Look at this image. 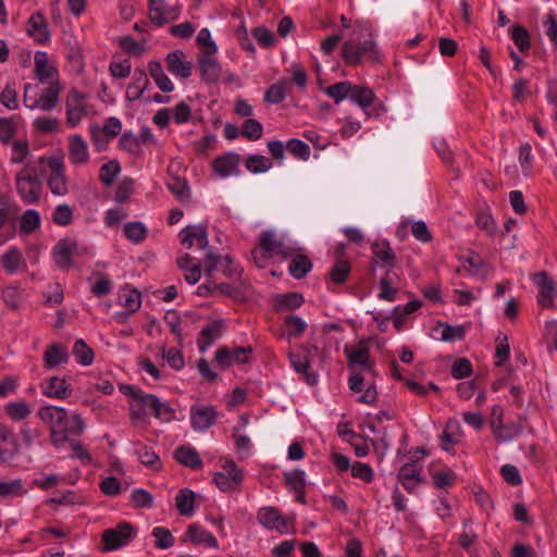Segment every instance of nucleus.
Masks as SVG:
<instances>
[{
  "label": "nucleus",
  "mask_w": 557,
  "mask_h": 557,
  "mask_svg": "<svg viewBox=\"0 0 557 557\" xmlns=\"http://www.w3.org/2000/svg\"><path fill=\"white\" fill-rule=\"evenodd\" d=\"M344 63L348 66H358L364 62L377 64L382 62L383 55L377 42L372 38L360 40L356 30L347 39L341 49Z\"/></svg>",
  "instance_id": "obj_1"
},
{
  "label": "nucleus",
  "mask_w": 557,
  "mask_h": 557,
  "mask_svg": "<svg viewBox=\"0 0 557 557\" xmlns=\"http://www.w3.org/2000/svg\"><path fill=\"white\" fill-rule=\"evenodd\" d=\"M37 416L50 430H67L77 436L85 429V423L79 414L75 413L70 418L66 410L62 407L42 406L38 409Z\"/></svg>",
  "instance_id": "obj_2"
},
{
  "label": "nucleus",
  "mask_w": 557,
  "mask_h": 557,
  "mask_svg": "<svg viewBox=\"0 0 557 557\" xmlns=\"http://www.w3.org/2000/svg\"><path fill=\"white\" fill-rule=\"evenodd\" d=\"M258 522L267 530L276 531L280 534L294 533L293 519L284 517L281 511L273 506L261 507L257 512Z\"/></svg>",
  "instance_id": "obj_3"
},
{
  "label": "nucleus",
  "mask_w": 557,
  "mask_h": 557,
  "mask_svg": "<svg viewBox=\"0 0 557 557\" xmlns=\"http://www.w3.org/2000/svg\"><path fill=\"white\" fill-rule=\"evenodd\" d=\"M203 271L207 277H211L215 271H221L227 278H239L243 269L235 264L230 255L221 257L209 251L203 259Z\"/></svg>",
  "instance_id": "obj_4"
},
{
  "label": "nucleus",
  "mask_w": 557,
  "mask_h": 557,
  "mask_svg": "<svg viewBox=\"0 0 557 557\" xmlns=\"http://www.w3.org/2000/svg\"><path fill=\"white\" fill-rule=\"evenodd\" d=\"M40 163L51 171L48 177V187L53 195L64 196L69 193L67 178L64 173L63 159L58 156L42 157Z\"/></svg>",
  "instance_id": "obj_5"
},
{
  "label": "nucleus",
  "mask_w": 557,
  "mask_h": 557,
  "mask_svg": "<svg viewBox=\"0 0 557 557\" xmlns=\"http://www.w3.org/2000/svg\"><path fill=\"white\" fill-rule=\"evenodd\" d=\"M79 250H86V246L81 245L75 239L65 237L54 245L52 257L58 268L69 270L73 267V258L79 257Z\"/></svg>",
  "instance_id": "obj_6"
},
{
  "label": "nucleus",
  "mask_w": 557,
  "mask_h": 557,
  "mask_svg": "<svg viewBox=\"0 0 557 557\" xmlns=\"http://www.w3.org/2000/svg\"><path fill=\"white\" fill-rule=\"evenodd\" d=\"M244 474L233 460H226L222 471L214 474L213 481L222 492L238 491L242 486Z\"/></svg>",
  "instance_id": "obj_7"
},
{
  "label": "nucleus",
  "mask_w": 557,
  "mask_h": 557,
  "mask_svg": "<svg viewBox=\"0 0 557 557\" xmlns=\"http://www.w3.org/2000/svg\"><path fill=\"white\" fill-rule=\"evenodd\" d=\"M134 528L129 522H121L102 533L103 548L107 552L126 546L134 537Z\"/></svg>",
  "instance_id": "obj_8"
},
{
  "label": "nucleus",
  "mask_w": 557,
  "mask_h": 557,
  "mask_svg": "<svg viewBox=\"0 0 557 557\" xmlns=\"http://www.w3.org/2000/svg\"><path fill=\"white\" fill-rule=\"evenodd\" d=\"M87 113L86 96L72 89L65 101L66 125L70 128H75Z\"/></svg>",
  "instance_id": "obj_9"
},
{
  "label": "nucleus",
  "mask_w": 557,
  "mask_h": 557,
  "mask_svg": "<svg viewBox=\"0 0 557 557\" xmlns=\"http://www.w3.org/2000/svg\"><path fill=\"white\" fill-rule=\"evenodd\" d=\"M41 185L39 180L22 171L16 176V190L23 200L27 205L36 203L39 200Z\"/></svg>",
  "instance_id": "obj_10"
},
{
  "label": "nucleus",
  "mask_w": 557,
  "mask_h": 557,
  "mask_svg": "<svg viewBox=\"0 0 557 557\" xmlns=\"http://www.w3.org/2000/svg\"><path fill=\"white\" fill-rule=\"evenodd\" d=\"M218 411L214 406L194 405L190 407V424L197 432H203L215 424Z\"/></svg>",
  "instance_id": "obj_11"
},
{
  "label": "nucleus",
  "mask_w": 557,
  "mask_h": 557,
  "mask_svg": "<svg viewBox=\"0 0 557 557\" xmlns=\"http://www.w3.org/2000/svg\"><path fill=\"white\" fill-rule=\"evenodd\" d=\"M148 2L149 18L157 27L175 21L180 15V9L177 7H169L164 0H149Z\"/></svg>",
  "instance_id": "obj_12"
},
{
  "label": "nucleus",
  "mask_w": 557,
  "mask_h": 557,
  "mask_svg": "<svg viewBox=\"0 0 557 557\" xmlns=\"http://www.w3.org/2000/svg\"><path fill=\"white\" fill-rule=\"evenodd\" d=\"M62 86L58 81H51L50 85L45 88L42 95L38 99H34L32 104H27V95L24 96V104L29 109H40L42 111H51L59 102V96Z\"/></svg>",
  "instance_id": "obj_13"
},
{
  "label": "nucleus",
  "mask_w": 557,
  "mask_h": 557,
  "mask_svg": "<svg viewBox=\"0 0 557 557\" xmlns=\"http://www.w3.org/2000/svg\"><path fill=\"white\" fill-rule=\"evenodd\" d=\"M239 164L240 156L237 152H226L213 160L212 169L219 177L225 178L239 175Z\"/></svg>",
  "instance_id": "obj_14"
},
{
  "label": "nucleus",
  "mask_w": 557,
  "mask_h": 557,
  "mask_svg": "<svg viewBox=\"0 0 557 557\" xmlns=\"http://www.w3.org/2000/svg\"><path fill=\"white\" fill-rule=\"evenodd\" d=\"M20 450V444L12 429L0 423V460L11 462Z\"/></svg>",
  "instance_id": "obj_15"
},
{
  "label": "nucleus",
  "mask_w": 557,
  "mask_h": 557,
  "mask_svg": "<svg viewBox=\"0 0 557 557\" xmlns=\"http://www.w3.org/2000/svg\"><path fill=\"white\" fill-rule=\"evenodd\" d=\"M373 253L372 269L376 265L391 271L396 265V255L387 240H377L371 247Z\"/></svg>",
  "instance_id": "obj_16"
},
{
  "label": "nucleus",
  "mask_w": 557,
  "mask_h": 557,
  "mask_svg": "<svg viewBox=\"0 0 557 557\" xmlns=\"http://www.w3.org/2000/svg\"><path fill=\"white\" fill-rule=\"evenodd\" d=\"M181 244L189 249L193 247L194 240L200 249H206L209 246L207 226L202 224L188 225L184 227L180 234Z\"/></svg>",
  "instance_id": "obj_17"
},
{
  "label": "nucleus",
  "mask_w": 557,
  "mask_h": 557,
  "mask_svg": "<svg viewBox=\"0 0 557 557\" xmlns=\"http://www.w3.org/2000/svg\"><path fill=\"white\" fill-rule=\"evenodd\" d=\"M344 354L347 357L348 366H360L363 371H372L373 364L370 360V349L364 342L357 347L345 345Z\"/></svg>",
  "instance_id": "obj_18"
},
{
  "label": "nucleus",
  "mask_w": 557,
  "mask_h": 557,
  "mask_svg": "<svg viewBox=\"0 0 557 557\" xmlns=\"http://www.w3.org/2000/svg\"><path fill=\"white\" fill-rule=\"evenodd\" d=\"M187 541L195 545L202 544L210 548L216 549L219 547L215 536L197 523H191L187 527V530L182 537V542Z\"/></svg>",
  "instance_id": "obj_19"
},
{
  "label": "nucleus",
  "mask_w": 557,
  "mask_h": 557,
  "mask_svg": "<svg viewBox=\"0 0 557 557\" xmlns=\"http://www.w3.org/2000/svg\"><path fill=\"white\" fill-rule=\"evenodd\" d=\"M166 69L174 76L180 78H188L191 75L193 64L185 60L182 50H174L166 54Z\"/></svg>",
  "instance_id": "obj_20"
},
{
  "label": "nucleus",
  "mask_w": 557,
  "mask_h": 557,
  "mask_svg": "<svg viewBox=\"0 0 557 557\" xmlns=\"http://www.w3.org/2000/svg\"><path fill=\"white\" fill-rule=\"evenodd\" d=\"M535 284L540 287L537 302L542 308L554 307L555 283L546 272H540L534 276Z\"/></svg>",
  "instance_id": "obj_21"
},
{
  "label": "nucleus",
  "mask_w": 557,
  "mask_h": 557,
  "mask_svg": "<svg viewBox=\"0 0 557 557\" xmlns=\"http://www.w3.org/2000/svg\"><path fill=\"white\" fill-rule=\"evenodd\" d=\"M259 245L271 256H278L282 259H288L293 256L294 249L285 245L282 240L275 238L272 232L265 231L260 235Z\"/></svg>",
  "instance_id": "obj_22"
},
{
  "label": "nucleus",
  "mask_w": 557,
  "mask_h": 557,
  "mask_svg": "<svg viewBox=\"0 0 557 557\" xmlns=\"http://www.w3.org/2000/svg\"><path fill=\"white\" fill-rule=\"evenodd\" d=\"M284 483L295 494V500L306 504V473L301 469H295L284 473Z\"/></svg>",
  "instance_id": "obj_23"
},
{
  "label": "nucleus",
  "mask_w": 557,
  "mask_h": 557,
  "mask_svg": "<svg viewBox=\"0 0 557 557\" xmlns=\"http://www.w3.org/2000/svg\"><path fill=\"white\" fill-rule=\"evenodd\" d=\"M27 34L38 44L45 45L50 41V32L46 17L40 12L30 15L27 22Z\"/></svg>",
  "instance_id": "obj_24"
},
{
  "label": "nucleus",
  "mask_w": 557,
  "mask_h": 557,
  "mask_svg": "<svg viewBox=\"0 0 557 557\" xmlns=\"http://www.w3.org/2000/svg\"><path fill=\"white\" fill-rule=\"evenodd\" d=\"M42 394L50 398L65 399L72 395V387L64 377L51 376L41 385Z\"/></svg>",
  "instance_id": "obj_25"
},
{
  "label": "nucleus",
  "mask_w": 557,
  "mask_h": 557,
  "mask_svg": "<svg viewBox=\"0 0 557 557\" xmlns=\"http://www.w3.org/2000/svg\"><path fill=\"white\" fill-rule=\"evenodd\" d=\"M148 85L149 78L147 73L143 69H135L132 82L128 84L126 89V100H138L147 89Z\"/></svg>",
  "instance_id": "obj_26"
},
{
  "label": "nucleus",
  "mask_w": 557,
  "mask_h": 557,
  "mask_svg": "<svg viewBox=\"0 0 557 557\" xmlns=\"http://www.w3.org/2000/svg\"><path fill=\"white\" fill-rule=\"evenodd\" d=\"M214 54H201L198 58L201 77L209 84H214L220 77L221 66Z\"/></svg>",
  "instance_id": "obj_27"
},
{
  "label": "nucleus",
  "mask_w": 557,
  "mask_h": 557,
  "mask_svg": "<svg viewBox=\"0 0 557 557\" xmlns=\"http://www.w3.org/2000/svg\"><path fill=\"white\" fill-rule=\"evenodd\" d=\"M69 158L73 164H85L89 160L87 144L78 134L70 137Z\"/></svg>",
  "instance_id": "obj_28"
},
{
  "label": "nucleus",
  "mask_w": 557,
  "mask_h": 557,
  "mask_svg": "<svg viewBox=\"0 0 557 557\" xmlns=\"http://www.w3.org/2000/svg\"><path fill=\"white\" fill-rule=\"evenodd\" d=\"M34 62H35L34 71H35L36 77L40 82L44 83L49 79L54 81V77L58 75V70L49 63V58H48L47 52L37 51L35 53Z\"/></svg>",
  "instance_id": "obj_29"
},
{
  "label": "nucleus",
  "mask_w": 557,
  "mask_h": 557,
  "mask_svg": "<svg viewBox=\"0 0 557 557\" xmlns=\"http://www.w3.org/2000/svg\"><path fill=\"white\" fill-rule=\"evenodd\" d=\"M223 322L221 320H216L207 326H205L197 339L198 348L200 352L206 351L213 342L222 335Z\"/></svg>",
  "instance_id": "obj_30"
},
{
  "label": "nucleus",
  "mask_w": 557,
  "mask_h": 557,
  "mask_svg": "<svg viewBox=\"0 0 557 557\" xmlns=\"http://www.w3.org/2000/svg\"><path fill=\"white\" fill-rule=\"evenodd\" d=\"M175 460L190 469H200L203 465L198 451L191 446H180L174 451Z\"/></svg>",
  "instance_id": "obj_31"
},
{
  "label": "nucleus",
  "mask_w": 557,
  "mask_h": 557,
  "mask_svg": "<svg viewBox=\"0 0 557 557\" xmlns=\"http://www.w3.org/2000/svg\"><path fill=\"white\" fill-rule=\"evenodd\" d=\"M177 265L185 272V280L189 284H196L201 277V263L193 258L189 253H185L177 259Z\"/></svg>",
  "instance_id": "obj_32"
},
{
  "label": "nucleus",
  "mask_w": 557,
  "mask_h": 557,
  "mask_svg": "<svg viewBox=\"0 0 557 557\" xmlns=\"http://www.w3.org/2000/svg\"><path fill=\"white\" fill-rule=\"evenodd\" d=\"M1 264L8 274H15L26 268L22 251L16 247H10L1 257Z\"/></svg>",
  "instance_id": "obj_33"
},
{
  "label": "nucleus",
  "mask_w": 557,
  "mask_h": 557,
  "mask_svg": "<svg viewBox=\"0 0 557 557\" xmlns=\"http://www.w3.org/2000/svg\"><path fill=\"white\" fill-rule=\"evenodd\" d=\"M69 361L67 349L60 344L50 345L44 354V366L47 369L57 368Z\"/></svg>",
  "instance_id": "obj_34"
},
{
  "label": "nucleus",
  "mask_w": 557,
  "mask_h": 557,
  "mask_svg": "<svg viewBox=\"0 0 557 557\" xmlns=\"http://www.w3.org/2000/svg\"><path fill=\"white\" fill-rule=\"evenodd\" d=\"M438 334V339L443 342H455L463 339L466 329L462 325H450L447 322L438 321L433 329Z\"/></svg>",
  "instance_id": "obj_35"
},
{
  "label": "nucleus",
  "mask_w": 557,
  "mask_h": 557,
  "mask_svg": "<svg viewBox=\"0 0 557 557\" xmlns=\"http://www.w3.org/2000/svg\"><path fill=\"white\" fill-rule=\"evenodd\" d=\"M151 398H159L154 394H148L144 391L141 392L139 398L132 403L129 406V417L132 421H140L144 420L147 416V409L151 410Z\"/></svg>",
  "instance_id": "obj_36"
},
{
  "label": "nucleus",
  "mask_w": 557,
  "mask_h": 557,
  "mask_svg": "<svg viewBox=\"0 0 557 557\" xmlns=\"http://www.w3.org/2000/svg\"><path fill=\"white\" fill-rule=\"evenodd\" d=\"M196 494L189 488H182L175 497V506L180 515L190 517L195 512Z\"/></svg>",
  "instance_id": "obj_37"
},
{
  "label": "nucleus",
  "mask_w": 557,
  "mask_h": 557,
  "mask_svg": "<svg viewBox=\"0 0 557 557\" xmlns=\"http://www.w3.org/2000/svg\"><path fill=\"white\" fill-rule=\"evenodd\" d=\"M148 72L153 78L157 86L163 92H171L174 89L173 83L164 73L163 67L159 61L152 60L148 63Z\"/></svg>",
  "instance_id": "obj_38"
},
{
  "label": "nucleus",
  "mask_w": 557,
  "mask_h": 557,
  "mask_svg": "<svg viewBox=\"0 0 557 557\" xmlns=\"http://www.w3.org/2000/svg\"><path fill=\"white\" fill-rule=\"evenodd\" d=\"M312 269L311 260L301 253L292 258L288 265V273L296 280L304 278Z\"/></svg>",
  "instance_id": "obj_39"
},
{
  "label": "nucleus",
  "mask_w": 557,
  "mask_h": 557,
  "mask_svg": "<svg viewBox=\"0 0 557 557\" xmlns=\"http://www.w3.org/2000/svg\"><path fill=\"white\" fill-rule=\"evenodd\" d=\"M349 100L357 103L359 107L366 109L372 106L375 100V94L367 86H359L351 84V92Z\"/></svg>",
  "instance_id": "obj_40"
},
{
  "label": "nucleus",
  "mask_w": 557,
  "mask_h": 557,
  "mask_svg": "<svg viewBox=\"0 0 557 557\" xmlns=\"http://www.w3.org/2000/svg\"><path fill=\"white\" fill-rule=\"evenodd\" d=\"M135 454L137 455L139 461L144 466H146L154 471L160 470V468H161L160 458L153 451V449L151 447H148L143 444H137L136 448H135Z\"/></svg>",
  "instance_id": "obj_41"
},
{
  "label": "nucleus",
  "mask_w": 557,
  "mask_h": 557,
  "mask_svg": "<svg viewBox=\"0 0 557 557\" xmlns=\"http://www.w3.org/2000/svg\"><path fill=\"white\" fill-rule=\"evenodd\" d=\"M510 37L520 52H529V50L531 49V36L524 26H512L510 28Z\"/></svg>",
  "instance_id": "obj_42"
},
{
  "label": "nucleus",
  "mask_w": 557,
  "mask_h": 557,
  "mask_svg": "<svg viewBox=\"0 0 557 557\" xmlns=\"http://www.w3.org/2000/svg\"><path fill=\"white\" fill-rule=\"evenodd\" d=\"M124 235L131 243L138 245L147 238L148 230L139 221L127 222L124 225Z\"/></svg>",
  "instance_id": "obj_43"
},
{
  "label": "nucleus",
  "mask_w": 557,
  "mask_h": 557,
  "mask_svg": "<svg viewBox=\"0 0 557 557\" xmlns=\"http://www.w3.org/2000/svg\"><path fill=\"white\" fill-rule=\"evenodd\" d=\"M304 304V297L299 293H285L275 297V306L278 311L293 310Z\"/></svg>",
  "instance_id": "obj_44"
},
{
  "label": "nucleus",
  "mask_w": 557,
  "mask_h": 557,
  "mask_svg": "<svg viewBox=\"0 0 557 557\" xmlns=\"http://www.w3.org/2000/svg\"><path fill=\"white\" fill-rule=\"evenodd\" d=\"M119 299L128 313H135L141 306V295L137 289H123Z\"/></svg>",
  "instance_id": "obj_45"
},
{
  "label": "nucleus",
  "mask_w": 557,
  "mask_h": 557,
  "mask_svg": "<svg viewBox=\"0 0 557 557\" xmlns=\"http://www.w3.org/2000/svg\"><path fill=\"white\" fill-rule=\"evenodd\" d=\"M74 210L67 203L58 205L51 215L52 222L58 226H69L73 222Z\"/></svg>",
  "instance_id": "obj_46"
},
{
  "label": "nucleus",
  "mask_w": 557,
  "mask_h": 557,
  "mask_svg": "<svg viewBox=\"0 0 557 557\" xmlns=\"http://www.w3.org/2000/svg\"><path fill=\"white\" fill-rule=\"evenodd\" d=\"M246 169L253 174L264 173L272 166V161L261 154H250L245 161Z\"/></svg>",
  "instance_id": "obj_47"
},
{
  "label": "nucleus",
  "mask_w": 557,
  "mask_h": 557,
  "mask_svg": "<svg viewBox=\"0 0 557 557\" xmlns=\"http://www.w3.org/2000/svg\"><path fill=\"white\" fill-rule=\"evenodd\" d=\"M18 116L0 117V141L4 145L11 143L17 131Z\"/></svg>",
  "instance_id": "obj_48"
},
{
  "label": "nucleus",
  "mask_w": 557,
  "mask_h": 557,
  "mask_svg": "<svg viewBox=\"0 0 557 557\" xmlns=\"http://www.w3.org/2000/svg\"><path fill=\"white\" fill-rule=\"evenodd\" d=\"M350 92L351 83L348 81L335 83L325 89V94L334 99L335 103H339L344 99H349Z\"/></svg>",
  "instance_id": "obj_49"
},
{
  "label": "nucleus",
  "mask_w": 557,
  "mask_h": 557,
  "mask_svg": "<svg viewBox=\"0 0 557 557\" xmlns=\"http://www.w3.org/2000/svg\"><path fill=\"white\" fill-rule=\"evenodd\" d=\"M40 226V214L38 211L28 209L26 210L20 221V228L26 234H32Z\"/></svg>",
  "instance_id": "obj_50"
},
{
  "label": "nucleus",
  "mask_w": 557,
  "mask_h": 557,
  "mask_svg": "<svg viewBox=\"0 0 557 557\" xmlns=\"http://www.w3.org/2000/svg\"><path fill=\"white\" fill-rule=\"evenodd\" d=\"M76 361L83 366H89L94 361V350L83 339H77L73 347Z\"/></svg>",
  "instance_id": "obj_51"
},
{
  "label": "nucleus",
  "mask_w": 557,
  "mask_h": 557,
  "mask_svg": "<svg viewBox=\"0 0 557 557\" xmlns=\"http://www.w3.org/2000/svg\"><path fill=\"white\" fill-rule=\"evenodd\" d=\"M151 535L156 539L154 546L159 549H168L175 543L171 531L164 527H154Z\"/></svg>",
  "instance_id": "obj_52"
},
{
  "label": "nucleus",
  "mask_w": 557,
  "mask_h": 557,
  "mask_svg": "<svg viewBox=\"0 0 557 557\" xmlns=\"http://www.w3.org/2000/svg\"><path fill=\"white\" fill-rule=\"evenodd\" d=\"M151 413L154 418L164 422H169L174 419L175 411L168 403H163L159 398H151Z\"/></svg>",
  "instance_id": "obj_53"
},
{
  "label": "nucleus",
  "mask_w": 557,
  "mask_h": 557,
  "mask_svg": "<svg viewBox=\"0 0 557 557\" xmlns=\"http://www.w3.org/2000/svg\"><path fill=\"white\" fill-rule=\"evenodd\" d=\"M286 81H280L271 85L264 94V101L273 104H278L284 101L286 96Z\"/></svg>",
  "instance_id": "obj_54"
},
{
  "label": "nucleus",
  "mask_w": 557,
  "mask_h": 557,
  "mask_svg": "<svg viewBox=\"0 0 557 557\" xmlns=\"http://www.w3.org/2000/svg\"><path fill=\"white\" fill-rule=\"evenodd\" d=\"M168 189L180 200L185 201L189 198L190 189L186 180L173 177L168 184Z\"/></svg>",
  "instance_id": "obj_55"
},
{
  "label": "nucleus",
  "mask_w": 557,
  "mask_h": 557,
  "mask_svg": "<svg viewBox=\"0 0 557 557\" xmlns=\"http://www.w3.org/2000/svg\"><path fill=\"white\" fill-rule=\"evenodd\" d=\"M286 334L289 337H297L307 329V323L298 315L290 314L284 319Z\"/></svg>",
  "instance_id": "obj_56"
},
{
  "label": "nucleus",
  "mask_w": 557,
  "mask_h": 557,
  "mask_svg": "<svg viewBox=\"0 0 557 557\" xmlns=\"http://www.w3.org/2000/svg\"><path fill=\"white\" fill-rule=\"evenodd\" d=\"M286 149L297 159L307 161L310 158L311 149L309 145L300 139H289Z\"/></svg>",
  "instance_id": "obj_57"
},
{
  "label": "nucleus",
  "mask_w": 557,
  "mask_h": 557,
  "mask_svg": "<svg viewBox=\"0 0 557 557\" xmlns=\"http://www.w3.org/2000/svg\"><path fill=\"white\" fill-rule=\"evenodd\" d=\"M350 263L347 260H338L330 270V278L335 284H343L350 273Z\"/></svg>",
  "instance_id": "obj_58"
},
{
  "label": "nucleus",
  "mask_w": 557,
  "mask_h": 557,
  "mask_svg": "<svg viewBox=\"0 0 557 557\" xmlns=\"http://www.w3.org/2000/svg\"><path fill=\"white\" fill-rule=\"evenodd\" d=\"M120 171L121 168L117 161H109L101 165L99 171V180L103 185L110 186L112 185Z\"/></svg>",
  "instance_id": "obj_59"
},
{
  "label": "nucleus",
  "mask_w": 557,
  "mask_h": 557,
  "mask_svg": "<svg viewBox=\"0 0 557 557\" xmlns=\"http://www.w3.org/2000/svg\"><path fill=\"white\" fill-rule=\"evenodd\" d=\"M5 413L14 421H21L30 413L29 406L25 401L9 403L5 406Z\"/></svg>",
  "instance_id": "obj_60"
},
{
  "label": "nucleus",
  "mask_w": 557,
  "mask_h": 557,
  "mask_svg": "<svg viewBox=\"0 0 557 557\" xmlns=\"http://www.w3.org/2000/svg\"><path fill=\"white\" fill-rule=\"evenodd\" d=\"M119 145L123 150L136 157L140 156L143 152L137 137L128 132L122 134L119 140Z\"/></svg>",
  "instance_id": "obj_61"
},
{
  "label": "nucleus",
  "mask_w": 557,
  "mask_h": 557,
  "mask_svg": "<svg viewBox=\"0 0 557 557\" xmlns=\"http://www.w3.org/2000/svg\"><path fill=\"white\" fill-rule=\"evenodd\" d=\"M196 41L201 48V54H215L218 47L211 39V34L208 28H201L199 30Z\"/></svg>",
  "instance_id": "obj_62"
},
{
  "label": "nucleus",
  "mask_w": 557,
  "mask_h": 557,
  "mask_svg": "<svg viewBox=\"0 0 557 557\" xmlns=\"http://www.w3.org/2000/svg\"><path fill=\"white\" fill-rule=\"evenodd\" d=\"M263 126L255 119H247L242 127V135L249 140H258L262 137Z\"/></svg>",
  "instance_id": "obj_63"
},
{
  "label": "nucleus",
  "mask_w": 557,
  "mask_h": 557,
  "mask_svg": "<svg viewBox=\"0 0 557 557\" xmlns=\"http://www.w3.org/2000/svg\"><path fill=\"white\" fill-rule=\"evenodd\" d=\"M457 479L453 470H444L432 474L433 484L436 488L444 490L455 484Z\"/></svg>",
  "instance_id": "obj_64"
}]
</instances>
